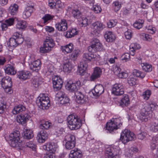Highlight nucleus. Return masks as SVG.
<instances>
[{"instance_id": "f257e3e1", "label": "nucleus", "mask_w": 158, "mask_h": 158, "mask_svg": "<svg viewBox=\"0 0 158 158\" xmlns=\"http://www.w3.org/2000/svg\"><path fill=\"white\" fill-rule=\"evenodd\" d=\"M68 127L71 130H76L82 125L81 120L77 116L73 115H69L67 118Z\"/></svg>"}, {"instance_id": "f03ea898", "label": "nucleus", "mask_w": 158, "mask_h": 158, "mask_svg": "<svg viewBox=\"0 0 158 158\" xmlns=\"http://www.w3.org/2000/svg\"><path fill=\"white\" fill-rule=\"evenodd\" d=\"M155 107L153 104H147L141 110L139 118L142 121L147 122L149 118V114Z\"/></svg>"}, {"instance_id": "7ed1b4c3", "label": "nucleus", "mask_w": 158, "mask_h": 158, "mask_svg": "<svg viewBox=\"0 0 158 158\" xmlns=\"http://www.w3.org/2000/svg\"><path fill=\"white\" fill-rule=\"evenodd\" d=\"M49 102L48 97L44 94H40L38 97L36 101L38 106L42 109H48L50 105Z\"/></svg>"}, {"instance_id": "20e7f679", "label": "nucleus", "mask_w": 158, "mask_h": 158, "mask_svg": "<svg viewBox=\"0 0 158 158\" xmlns=\"http://www.w3.org/2000/svg\"><path fill=\"white\" fill-rule=\"evenodd\" d=\"M20 134L19 132L18 131H14L11 133L9 136L10 143L13 147H18L20 146V143L19 142Z\"/></svg>"}, {"instance_id": "39448f33", "label": "nucleus", "mask_w": 158, "mask_h": 158, "mask_svg": "<svg viewBox=\"0 0 158 158\" xmlns=\"http://www.w3.org/2000/svg\"><path fill=\"white\" fill-rule=\"evenodd\" d=\"M108 122L106 125V127L107 129L110 132L114 130H117L122 125L120 120L119 118H114Z\"/></svg>"}, {"instance_id": "423d86ee", "label": "nucleus", "mask_w": 158, "mask_h": 158, "mask_svg": "<svg viewBox=\"0 0 158 158\" xmlns=\"http://www.w3.org/2000/svg\"><path fill=\"white\" fill-rule=\"evenodd\" d=\"M54 45V41L52 38H47L44 42L43 47L40 48V52L42 53L48 52L51 50Z\"/></svg>"}, {"instance_id": "0eeeda50", "label": "nucleus", "mask_w": 158, "mask_h": 158, "mask_svg": "<svg viewBox=\"0 0 158 158\" xmlns=\"http://www.w3.org/2000/svg\"><path fill=\"white\" fill-rule=\"evenodd\" d=\"M135 138V136L133 132L128 129H125L121 133L120 139L125 144Z\"/></svg>"}, {"instance_id": "6e6552de", "label": "nucleus", "mask_w": 158, "mask_h": 158, "mask_svg": "<svg viewBox=\"0 0 158 158\" xmlns=\"http://www.w3.org/2000/svg\"><path fill=\"white\" fill-rule=\"evenodd\" d=\"M102 44L100 41L96 38H94L91 42V45L88 47V51L91 52L100 51L102 47Z\"/></svg>"}, {"instance_id": "1a4fd4ad", "label": "nucleus", "mask_w": 158, "mask_h": 158, "mask_svg": "<svg viewBox=\"0 0 158 158\" xmlns=\"http://www.w3.org/2000/svg\"><path fill=\"white\" fill-rule=\"evenodd\" d=\"M105 25L100 22H96L93 23L91 26L92 34L98 35L105 28Z\"/></svg>"}, {"instance_id": "9d476101", "label": "nucleus", "mask_w": 158, "mask_h": 158, "mask_svg": "<svg viewBox=\"0 0 158 158\" xmlns=\"http://www.w3.org/2000/svg\"><path fill=\"white\" fill-rule=\"evenodd\" d=\"M1 84L2 87L5 89L6 92L10 93V89L12 85L11 78L8 76L4 77L1 80Z\"/></svg>"}, {"instance_id": "9b49d317", "label": "nucleus", "mask_w": 158, "mask_h": 158, "mask_svg": "<svg viewBox=\"0 0 158 158\" xmlns=\"http://www.w3.org/2000/svg\"><path fill=\"white\" fill-rule=\"evenodd\" d=\"M53 86L55 91L59 90L62 88L63 81L62 79L58 76H55L52 78Z\"/></svg>"}, {"instance_id": "f8f14e48", "label": "nucleus", "mask_w": 158, "mask_h": 158, "mask_svg": "<svg viewBox=\"0 0 158 158\" xmlns=\"http://www.w3.org/2000/svg\"><path fill=\"white\" fill-rule=\"evenodd\" d=\"M112 93L117 96L123 95L124 93L123 86L121 84H115L112 88Z\"/></svg>"}, {"instance_id": "ddd939ff", "label": "nucleus", "mask_w": 158, "mask_h": 158, "mask_svg": "<svg viewBox=\"0 0 158 158\" xmlns=\"http://www.w3.org/2000/svg\"><path fill=\"white\" fill-rule=\"evenodd\" d=\"M55 27L59 31H64L68 28L67 23L65 19H62L60 22L55 24Z\"/></svg>"}, {"instance_id": "4468645a", "label": "nucleus", "mask_w": 158, "mask_h": 158, "mask_svg": "<svg viewBox=\"0 0 158 158\" xmlns=\"http://www.w3.org/2000/svg\"><path fill=\"white\" fill-rule=\"evenodd\" d=\"M75 94L76 96V101L78 103L83 104L87 101L86 96H85L82 92L78 91Z\"/></svg>"}, {"instance_id": "2eb2a0df", "label": "nucleus", "mask_w": 158, "mask_h": 158, "mask_svg": "<svg viewBox=\"0 0 158 158\" xmlns=\"http://www.w3.org/2000/svg\"><path fill=\"white\" fill-rule=\"evenodd\" d=\"M41 62L40 60H37L31 62L29 64L30 69L32 71L38 72L41 66Z\"/></svg>"}, {"instance_id": "dca6fc26", "label": "nucleus", "mask_w": 158, "mask_h": 158, "mask_svg": "<svg viewBox=\"0 0 158 158\" xmlns=\"http://www.w3.org/2000/svg\"><path fill=\"white\" fill-rule=\"evenodd\" d=\"M30 118V116L27 113L21 114L18 115L17 116L16 120L18 122L21 124L26 123L27 122L28 120Z\"/></svg>"}, {"instance_id": "f3484780", "label": "nucleus", "mask_w": 158, "mask_h": 158, "mask_svg": "<svg viewBox=\"0 0 158 158\" xmlns=\"http://www.w3.org/2000/svg\"><path fill=\"white\" fill-rule=\"evenodd\" d=\"M63 62L64 71L67 73H69L70 71L72 69L73 67L70 60L68 59H64Z\"/></svg>"}, {"instance_id": "a211bd4d", "label": "nucleus", "mask_w": 158, "mask_h": 158, "mask_svg": "<svg viewBox=\"0 0 158 158\" xmlns=\"http://www.w3.org/2000/svg\"><path fill=\"white\" fill-rule=\"evenodd\" d=\"M48 138V134L47 132L44 130L41 131L39 132L37 136V139L40 143L44 142Z\"/></svg>"}, {"instance_id": "6ab92c4d", "label": "nucleus", "mask_w": 158, "mask_h": 158, "mask_svg": "<svg viewBox=\"0 0 158 158\" xmlns=\"http://www.w3.org/2000/svg\"><path fill=\"white\" fill-rule=\"evenodd\" d=\"M102 74V71L98 67H96L94 69V72L90 77L91 81H94L100 77Z\"/></svg>"}, {"instance_id": "aec40b11", "label": "nucleus", "mask_w": 158, "mask_h": 158, "mask_svg": "<svg viewBox=\"0 0 158 158\" xmlns=\"http://www.w3.org/2000/svg\"><path fill=\"white\" fill-rule=\"evenodd\" d=\"M34 10V8L33 6H27L23 13V18L26 19L29 18L31 15Z\"/></svg>"}, {"instance_id": "412c9836", "label": "nucleus", "mask_w": 158, "mask_h": 158, "mask_svg": "<svg viewBox=\"0 0 158 158\" xmlns=\"http://www.w3.org/2000/svg\"><path fill=\"white\" fill-rule=\"evenodd\" d=\"M104 92L103 86L102 85L98 84L95 85L94 88V92H93L94 96H98L101 95Z\"/></svg>"}, {"instance_id": "4be33fe9", "label": "nucleus", "mask_w": 158, "mask_h": 158, "mask_svg": "<svg viewBox=\"0 0 158 158\" xmlns=\"http://www.w3.org/2000/svg\"><path fill=\"white\" fill-rule=\"evenodd\" d=\"M82 156L81 151L76 149L71 150L69 154V158H81Z\"/></svg>"}, {"instance_id": "5701e85b", "label": "nucleus", "mask_w": 158, "mask_h": 158, "mask_svg": "<svg viewBox=\"0 0 158 158\" xmlns=\"http://www.w3.org/2000/svg\"><path fill=\"white\" fill-rule=\"evenodd\" d=\"M15 19L13 18H10L6 20L4 23L1 24V27L2 30H6L8 26H10L14 24Z\"/></svg>"}, {"instance_id": "b1692460", "label": "nucleus", "mask_w": 158, "mask_h": 158, "mask_svg": "<svg viewBox=\"0 0 158 158\" xmlns=\"http://www.w3.org/2000/svg\"><path fill=\"white\" fill-rule=\"evenodd\" d=\"M17 75L19 78L25 80L30 78L31 74L28 71H22L18 72Z\"/></svg>"}, {"instance_id": "393cba45", "label": "nucleus", "mask_w": 158, "mask_h": 158, "mask_svg": "<svg viewBox=\"0 0 158 158\" xmlns=\"http://www.w3.org/2000/svg\"><path fill=\"white\" fill-rule=\"evenodd\" d=\"M104 38L106 41L109 42H113L115 39V35L112 31H107L105 32Z\"/></svg>"}, {"instance_id": "a878e982", "label": "nucleus", "mask_w": 158, "mask_h": 158, "mask_svg": "<svg viewBox=\"0 0 158 158\" xmlns=\"http://www.w3.org/2000/svg\"><path fill=\"white\" fill-rule=\"evenodd\" d=\"M114 149L110 147L107 148L106 150V156L108 158H118V154L113 152Z\"/></svg>"}, {"instance_id": "bb28decb", "label": "nucleus", "mask_w": 158, "mask_h": 158, "mask_svg": "<svg viewBox=\"0 0 158 158\" xmlns=\"http://www.w3.org/2000/svg\"><path fill=\"white\" fill-rule=\"evenodd\" d=\"M119 105L122 107L127 106L130 104V101L128 95H125L119 102Z\"/></svg>"}, {"instance_id": "cd10ccee", "label": "nucleus", "mask_w": 158, "mask_h": 158, "mask_svg": "<svg viewBox=\"0 0 158 158\" xmlns=\"http://www.w3.org/2000/svg\"><path fill=\"white\" fill-rule=\"evenodd\" d=\"M88 66V65L87 63L84 62L80 63V64L78 66V70L80 74L82 75L84 74Z\"/></svg>"}, {"instance_id": "c85d7f7f", "label": "nucleus", "mask_w": 158, "mask_h": 158, "mask_svg": "<svg viewBox=\"0 0 158 158\" xmlns=\"http://www.w3.org/2000/svg\"><path fill=\"white\" fill-rule=\"evenodd\" d=\"M6 73L11 75H14L16 73V71L14 67L11 65H8L6 66L5 69Z\"/></svg>"}, {"instance_id": "c756f323", "label": "nucleus", "mask_w": 158, "mask_h": 158, "mask_svg": "<svg viewBox=\"0 0 158 158\" xmlns=\"http://www.w3.org/2000/svg\"><path fill=\"white\" fill-rule=\"evenodd\" d=\"M13 37H15V38L18 45L21 44L23 43L24 41L23 37L22 34L17 32H16L14 33Z\"/></svg>"}, {"instance_id": "7c9ffc66", "label": "nucleus", "mask_w": 158, "mask_h": 158, "mask_svg": "<svg viewBox=\"0 0 158 158\" xmlns=\"http://www.w3.org/2000/svg\"><path fill=\"white\" fill-rule=\"evenodd\" d=\"M78 33V31L76 29L73 28L67 31L64 35L67 38H71L77 35Z\"/></svg>"}, {"instance_id": "2f4dec72", "label": "nucleus", "mask_w": 158, "mask_h": 158, "mask_svg": "<svg viewBox=\"0 0 158 158\" xmlns=\"http://www.w3.org/2000/svg\"><path fill=\"white\" fill-rule=\"evenodd\" d=\"M73 44L70 43L62 47L61 50L64 52L68 53H71L73 50Z\"/></svg>"}, {"instance_id": "473e14b6", "label": "nucleus", "mask_w": 158, "mask_h": 158, "mask_svg": "<svg viewBox=\"0 0 158 158\" xmlns=\"http://www.w3.org/2000/svg\"><path fill=\"white\" fill-rule=\"evenodd\" d=\"M65 86L66 89L70 92L75 91L77 89L76 84L73 83H71L70 82H68Z\"/></svg>"}, {"instance_id": "72a5a7b5", "label": "nucleus", "mask_w": 158, "mask_h": 158, "mask_svg": "<svg viewBox=\"0 0 158 158\" xmlns=\"http://www.w3.org/2000/svg\"><path fill=\"white\" fill-rule=\"evenodd\" d=\"M94 58V55L93 54L86 53L84 54L82 60L85 62L87 63Z\"/></svg>"}, {"instance_id": "f704fd0d", "label": "nucleus", "mask_w": 158, "mask_h": 158, "mask_svg": "<svg viewBox=\"0 0 158 158\" xmlns=\"http://www.w3.org/2000/svg\"><path fill=\"white\" fill-rule=\"evenodd\" d=\"M18 6L16 4L11 5L9 7V11L11 15H15L17 13Z\"/></svg>"}, {"instance_id": "c9c22d12", "label": "nucleus", "mask_w": 158, "mask_h": 158, "mask_svg": "<svg viewBox=\"0 0 158 158\" xmlns=\"http://www.w3.org/2000/svg\"><path fill=\"white\" fill-rule=\"evenodd\" d=\"M43 79L40 77H36L34 78L32 83L35 87L37 88L43 82Z\"/></svg>"}, {"instance_id": "e433bc0d", "label": "nucleus", "mask_w": 158, "mask_h": 158, "mask_svg": "<svg viewBox=\"0 0 158 158\" xmlns=\"http://www.w3.org/2000/svg\"><path fill=\"white\" fill-rule=\"evenodd\" d=\"M25 110L26 108L25 106L23 105H19L14 108L12 112L14 114H16Z\"/></svg>"}, {"instance_id": "4c0bfd02", "label": "nucleus", "mask_w": 158, "mask_h": 158, "mask_svg": "<svg viewBox=\"0 0 158 158\" xmlns=\"http://www.w3.org/2000/svg\"><path fill=\"white\" fill-rule=\"evenodd\" d=\"M33 136L32 131L30 129H25L24 131V138L27 139H30Z\"/></svg>"}, {"instance_id": "58836bf2", "label": "nucleus", "mask_w": 158, "mask_h": 158, "mask_svg": "<svg viewBox=\"0 0 158 158\" xmlns=\"http://www.w3.org/2000/svg\"><path fill=\"white\" fill-rule=\"evenodd\" d=\"M140 48L139 44H132L130 46V52L131 55L132 56H134V52L135 50L138 49Z\"/></svg>"}, {"instance_id": "ea45409f", "label": "nucleus", "mask_w": 158, "mask_h": 158, "mask_svg": "<svg viewBox=\"0 0 158 158\" xmlns=\"http://www.w3.org/2000/svg\"><path fill=\"white\" fill-rule=\"evenodd\" d=\"M72 13L73 17L78 20L81 19L82 16L81 13L77 9L73 10Z\"/></svg>"}, {"instance_id": "a19ab883", "label": "nucleus", "mask_w": 158, "mask_h": 158, "mask_svg": "<svg viewBox=\"0 0 158 158\" xmlns=\"http://www.w3.org/2000/svg\"><path fill=\"white\" fill-rule=\"evenodd\" d=\"M65 142H76V138L75 136L72 134H68L64 138V140Z\"/></svg>"}, {"instance_id": "79ce46f5", "label": "nucleus", "mask_w": 158, "mask_h": 158, "mask_svg": "<svg viewBox=\"0 0 158 158\" xmlns=\"http://www.w3.org/2000/svg\"><path fill=\"white\" fill-rule=\"evenodd\" d=\"M133 73V75L141 79L143 78L145 76L144 73L137 69L134 70Z\"/></svg>"}, {"instance_id": "37998d69", "label": "nucleus", "mask_w": 158, "mask_h": 158, "mask_svg": "<svg viewBox=\"0 0 158 158\" xmlns=\"http://www.w3.org/2000/svg\"><path fill=\"white\" fill-rule=\"evenodd\" d=\"M40 127L42 129L48 130L52 127V124L48 121H46L44 123L40 124Z\"/></svg>"}, {"instance_id": "c03bdc74", "label": "nucleus", "mask_w": 158, "mask_h": 158, "mask_svg": "<svg viewBox=\"0 0 158 158\" xmlns=\"http://www.w3.org/2000/svg\"><path fill=\"white\" fill-rule=\"evenodd\" d=\"M143 21L141 19H139L136 21L133 24V26L134 27L139 29L142 27L143 23Z\"/></svg>"}, {"instance_id": "a18cd8bd", "label": "nucleus", "mask_w": 158, "mask_h": 158, "mask_svg": "<svg viewBox=\"0 0 158 158\" xmlns=\"http://www.w3.org/2000/svg\"><path fill=\"white\" fill-rule=\"evenodd\" d=\"M142 67L143 69L146 72H149L152 70L151 65L147 63L142 64Z\"/></svg>"}, {"instance_id": "49530a36", "label": "nucleus", "mask_w": 158, "mask_h": 158, "mask_svg": "<svg viewBox=\"0 0 158 158\" xmlns=\"http://www.w3.org/2000/svg\"><path fill=\"white\" fill-rule=\"evenodd\" d=\"M48 150L50 152L53 153L54 152L56 149V146L53 143H48Z\"/></svg>"}, {"instance_id": "de8ad7c7", "label": "nucleus", "mask_w": 158, "mask_h": 158, "mask_svg": "<svg viewBox=\"0 0 158 158\" xmlns=\"http://www.w3.org/2000/svg\"><path fill=\"white\" fill-rule=\"evenodd\" d=\"M157 140H158V137H153L152 139L150 145L151 148L152 150H154L156 148L157 145Z\"/></svg>"}, {"instance_id": "09e8293b", "label": "nucleus", "mask_w": 158, "mask_h": 158, "mask_svg": "<svg viewBox=\"0 0 158 158\" xmlns=\"http://www.w3.org/2000/svg\"><path fill=\"white\" fill-rule=\"evenodd\" d=\"M16 27L19 29H24L27 27L26 22L24 21H19L17 24Z\"/></svg>"}, {"instance_id": "8fccbe9b", "label": "nucleus", "mask_w": 158, "mask_h": 158, "mask_svg": "<svg viewBox=\"0 0 158 158\" xmlns=\"http://www.w3.org/2000/svg\"><path fill=\"white\" fill-rule=\"evenodd\" d=\"M80 52V50L78 49L75 50L71 54V57L72 59L73 60H76Z\"/></svg>"}, {"instance_id": "3c124183", "label": "nucleus", "mask_w": 158, "mask_h": 158, "mask_svg": "<svg viewBox=\"0 0 158 158\" xmlns=\"http://www.w3.org/2000/svg\"><path fill=\"white\" fill-rule=\"evenodd\" d=\"M151 130L154 132H156L158 131V122H155L152 123L150 127Z\"/></svg>"}, {"instance_id": "603ef678", "label": "nucleus", "mask_w": 158, "mask_h": 158, "mask_svg": "<svg viewBox=\"0 0 158 158\" xmlns=\"http://www.w3.org/2000/svg\"><path fill=\"white\" fill-rule=\"evenodd\" d=\"M75 144L76 142H73L71 143L66 142L65 147L66 149L68 150H70L75 147Z\"/></svg>"}, {"instance_id": "864d4df0", "label": "nucleus", "mask_w": 158, "mask_h": 158, "mask_svg": "<svg viewBox=\"0 0 158 158\" xmlns=\"http://www.w3.org/2000/svg\"><path fill=\"white\" fill-rule=\"evenodd\" d=\"M15 37L10 38L9 40V45L11 47H16L18 45L16 40Z\"/></svg>"}, {"instance_id": "5fc2aeb1", "label": "nucleus", "mask_w": 158, "mask_h": 158, "mask_svg": "<svg viewBox=\"0 0 158 158\" xmlns=\"http://www.w3.org/2000/svg\"><path fill=\"white\" fill-rule=\"evenodd\" d=\"M65 96V93L62 91L58 92L56 95V98L57 100H60L62 99Z\"/></svg>"}, {"instance_id": "6e6d98bb", "label": "nucleus", "mask_w": 158, "mask_h": 158, "mask_svg": "<svg viewBox=\"0 0 158 158\" xmlns=\"http://www.w3.org/2000/svg\"><path fill=\"white\" fill-rule=\"evenodd\" d=\"M113 5L114 8V10L115 12L118 11L120 10L121 6V4L119 2L117 1L114 2Z\"/></svg>"}, {"instance_id": "4d7b16f0", "label": "nucleus", "mask_w": 158, "mask_h": 158, "mask_svg": "<svg viewBox=\"0 0 158 158\" xmlns=\"http://www.w3.org/2000/svg\"><path fill=\"white\" fill-rule=\"evenodd\" d=\"M128 82L131 86H133L136 84L137 81L135 78L131 77L128 78Z\"/></svg>"}, {"instance_id": "13d9d810", "label": "nucleus", "mask_w": 158, "mask_h": 158, "mask_svg": "<svg viewBox=\"0 0 158 158\" xmlns=\"http://www.w3.org/2000/svg\"><path fill=\"white\" fill-rule=\"evenodd\" d=\"M122 60L126 62L130 60V55L129 53H124L121 57Z\"/></svg>"}, {"instance_id": "bf43d9fd", "label": "nucleus", "mask_w": 158, "mask_h": 158, "mask_svg": "<svg viewBox=\"0 0 158 158\" xmlns=\"http://www.w3.org/2000/svg\"><path fill=\"white\" fill-rule=\"evenodd\" d=\"M92 9L95 13H99L102 10L100 6L98 5H94Z\"/></svg>"}, {"instance_id": "052dcab7", "label": "nucleus", "mask_w": 158, "mask_h": 158, "mask_svg": "<svg viewBox=\"0 0 158 158\" xmlns=\"http://www.w3.org/2000/svg\"><path fill=\"white\" fill-rule=\"evenodd\" d=\"M6 108V103L2 102H0V114H2L4 112V110Z\"/></svg>"}, {"instance_id": "680f3d73", "label": "nucleus", "mask_w": 158, "mask_h": 158, "mask_svg": "<svg viewBox=\"0 0 158 158\" xmlns=\"http://www.w3.org/2000/svg\"><path fill=\"white\" fill-rule=\"evenodd\" d=\"M126 38L127 39H130L132 36V33L130 30H128L124 33Z\"/></svg>"}, {"instance_id": "e2e57ef3", "label": "nucleus", "mask_w": 158, "mask_h": 158, "mask_svg": "<svg viewBox=\"0 0 158 158\" xmlns=\"http://www.w3.org/2000/svg\"><path fill=\"white\" fill-rule=\"evenodd\" d=\"M143 39L144 40L150 41L152 39L151 36L148 34L144 33H142Z\"/></svg>"}, {"instance_id": "0e129e2a", "label": "nucleus", "mask_w": 158, "mask_h": 158, "mask_svg": "<svg viewBox=\"0 0 158 158\" xmlns=\"http://www.w3.org/2000/svg\"><path fill=\"white\" fill-rule=\"evenodd\" d=\"M25 146L32 149L33 150H35V145L33 144L31 142L27 143Z\"/></svg>"}, {"instance_id": "69168bd1", "label": "nucleus", "mask_w": 158, "mask_h": 158, "mask_svg": "<svg viewBox=\"0 0 158 158\" xmlns=\"http://www.w3.org/2000/svg\"><path fill=\"white\" fill-rule=\"evenodd\" d=\"M42 19L44 20V23H45L47 22L48 20H50L51 19H52V18L51 16L47 14L45 15L43 18Z\"/></svg>"}, {"instance_id": "338daca9", "label": "nucleus", "mask_w": 158, "mask_h": 158, "mask_svg": "<svg viewBox=\"0 0 158 158\" xmlns=\"http://www.w3.org/2000/svg\"><path fill=\"white\" fill-rule=\"evenodd\" d=\"M81 19H82L81 23L82 25V26L84 27L88 25L89 23L88 19L86 17L81 18Z\"/></svg>"}, {"instance_id": "774afa93", "label": "nucleus", "mask_w": 158, "mask_h": 158, "mask_svg": "<svg viewBox=\"0 0 158 158\" xmlns=\"http://www.w3.org/2000/svg\"><path fill=\"white\" fill-rule=\"evenodd\" d=\"M117 23L114 21V20H110L109 22L107 23L108 27L109 28H111L114 26Z\"/></svg>"}]
</instances>
